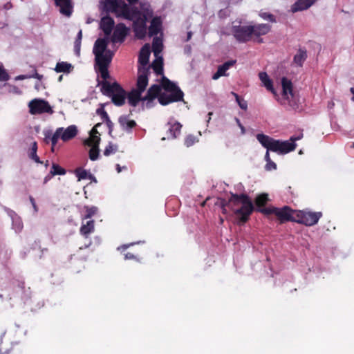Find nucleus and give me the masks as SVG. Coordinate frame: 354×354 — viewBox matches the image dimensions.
I'll use <instances>...</instances> for the list:
<instances>
[{"label": "nucleus", "mask_w": 354, "mask_h": 354, "mask_svg": "<svg viewBox=\"0 0 354 354\" xmlns=\"http://www.w3.org/2000/svg\"><path fill=\"white\" fill-rule=\"evenodd\" d=\"M73 68V66L67 62H61L56 64L55 71L57 73H69Z\"/></svg>", "instance_id": "obj_35"}, {"label": "nucleus", "mask_w": 354, "mask_h": 354, "mask_svg": "<svg viewBox=\"0 0 354 354\" xmlns=\"http://www.w3.org/2000/svg\"><path fill=\"white\" fill-rule=\"evenodd\" d=\"M163 64H162V58H160V60L158 61L157 59L155 60L151 66L154 71V72L157 75H162L163 73Z\"/></svg>", "instance_id": "obj_37"}, {"label": "nucleus", "mask_w": 354, "mask_h": 354, "mask_svg": "<svg viewBox=\"0 0 354 354\" xmlns=\"http://www.w3.org/2000/svg\"><path fill=\"white\" fill-rule=\"evenodd\" d=\"M97 85L101 86L100 91L102 94L111 97L115 106H121L125 104L127 92L118 82L98 80Z\"/></svg>", "instance_id": "obj_4"}, {"label": "nucleus", "mask_w": 354, "mask_h": 354, "mask_svg": "<svg viewBox=\"0 0 354 354\" xmlns=\"http://www.w3.org/2000/svg\"><path fill=\"white\" fill-rule=\"evenodd\" d=\"M235 61H228L218 67L217 71L213 75L212 79L217 80L220 77L225 75V72L229 68L234 65Z\"/></svg>", "instance_id": "obj_25"}, {"label": "nucleus", "mask_w": 354, "mask_h": 354, "mask_svg": "<svg viewBox=\"0 0 354 354\" xmlns=\"http://www.w3.org/2000/svg\"><path fill=\"white\" fill-rule=\"evenodd\" d=\"M162 30V20L160 17H155L151 21L149 27V36L153 37L157 35Z\"/></svg>", "instance_id": "obj_19"}, {"label": "nucleus", "mask_w": 354, "mask_h": 354, "mask_svg": "<svg viewBox=\"0 0 354 354\" xmlns=\"http://www.w3.org/2000/svg\"><path fill=\"white\" fill-rule=\"evenodd\" d=\"M222 213L227 214L228 207L236 216L237 224L239 225L247 223L254 210V207L250 196L246 194H234L227 201L222 200L221 202Z\"/></svg>", "instance_id": "obj_1"}, {"label": "nucleus", "mask_w": 354, "mask_h": 354, "mask_svg": "<svg viewBox=\"0 0 354 354\" xmlns=\"http://www.w3.org/2000/svg\"><path fill=\"white\" fill-rule=\"evenodd\" d=\"M91 147V148L89 150V158L94 161L96 160L99 157L100 149L99 147L97 146H93Z\"/></svg>", "instance_id": "obj_42"}, {"label": "nucleus", "mask_w": 354, "mask_h": 354, "mask_svg": "<svg viewBox=\"0 0 354 354\" xmlns=\"http://www.w3.org/2000/svg\"><path fill=\"white\" fill-rule=\"evenodd\" d=\"M295 223L303 224L306 226H313L317 224L322 216L321 212H310L308 210H297Z\"/></svg>", "instance_id": "obj_7"}, {"label": "nucleus", "mask_w": 354, "mask_h": 354, "mask_svg": "<svg viewBox=\"0 0 354 354\" xmlns=\"http://www.w3.org/2000/svg\"><path fill=\"white\" fill-rule=\"evenodd\" d=\"M95 222L93 220L88 221L85 224H82L80 232L85 238H88L89 234L94 232Z\"/></svg>", "instance_id": "obj_26"}, {"label": "nucleus", "mask_w": 354, "mask_h": 354, "mask_svg": "<svg viewBox=\"0 0 354 354\" xmlns=\"http://www.w3.org/2000/svg\"><path fill=\"white\" fill-rule=\"evenodd\" d=\"M184 93L182 91H177L174 93L160 94L158 97V102L161 105L165 106L172 102L183 100Z\"/></svg>", "instance_id": "obj_13"}, {"label": "nucleus", "mask_w": 354, "mask_h": 354, "mask_svg": "<svg viewBox=\"0 0 354 354\" xmlns=\"http://www.w3.org/2000/svg\"><path fill=\"white\" fill-rule=\"evenodd\" d=\"M115 22L114 20L109 16L103 17L100 21V28L104 32V35L109 37L113 28H114Z\"/></svg>", "instance_id": "obj_17"}, {"label": "nucleus", "mask_w": 354, "mask_h": 354, "mask_svg": "<svg viewBox=\"0 0 354 354\" xmlns=\"http://www.w3.org/2000/svg\"><path fill=\"white\" fill-rule=\"evenodd\" d=\"M100 142V138L97 135H91L90 138L85 141V145L93 147L97 146L99 147Z\"/></svg>", "instance_id": "obj_38"}, {"label": "nucleus", "mask_w": 354, "mask_h": 354, "mask_svg": "<svg viewBox=\"0 0 354 354\" xmlns=\"http://www.w3.org/2000/svg\"><path fill=\"white\" fill-rule=\"evenodd\" d=\"M28 78H36L39 80H41L43 78V75L39 74L36 70H35V73L32 75H28Z\"/></svg>", "instance_id": "obj_52"}, {"label": "nucleus", "mask_w": 354, "mask_h": 354, "mask_svg": "<svg viewBox=\"0 0 354 354\" xmlns=\"http://www.w3.org/2000/svg\"><path fill=\"white\" fill-rule=\"evenodd\" d=\"M307 51L304 48H299L294 56L293 63L295 64L297 66L301 67L307 59Z\"/></svg>", "instance_id": "obj_24"}, {"label": "nucleus", "mask_w": 354, "mask_h": 354, "mask_svg": "<svg viewBox=\"0 0 354 354\" xmlns=\"http://www.w3.org/2000/svg\"><path fill=\"white\" fill-rule=\"evenodd\" d=\"M29 112L32 115L44 113H53V111L49 103L41 99H33L28 103Z\"/></svg>", "instance_id": "obj_10"}, {"label": "nucleus", "mask_w": 354, "mask_h": 354, "mask_svg": "<svg viewBox=\"0 0 354 354\" xmlns=\"http://www.w3.org/2000/svg\"><path fill=\"white\" fill-rule=\"evenodd\" d=\"M82 30H80L77 33L76 39L82 41Z\"/></svg>", "instance_id": "obj_59"}, {"label": "nucleus", "mask_w": 354, "mask_h": 354, "mask_svg": "<svg viewBox=\"0 0 354 354\" xmlns=\"http://www.w3.org/2000/svg\"><path fill=\"white\" fill-rule=\"evenodd\" d=\"M37 142L34 141L31 145V147L30 149L28 156L30 159L33 160L37 163L41 164V163H43V162L40 160L39 156L37 155Z\"/></svg>", "instance_id": "obj_34"}, {"label": "nucleus", "mask_w": 354, "mask_h": 354, "mask_svg": "<svg viewBox=\"0 0 354 354\" xmlns=\"http://www.w3.org/2000/svg\"><path fill=\"white\" fill-rule=\"evenodd\" d=\"M55 5L59 8L61 14L66 17H71L73 12L72 0H54Z\"/></svg>", "instance_id": "obj_16"}, {"label": "nucleus", "mask_w": 354, "mask_h": 354, "mask_svg": "<svg viewBox=\"0 0 354 354\" xmlns=\"http://www.w3.org/2000/svg\"><path fill=\"white\" fill-rule=\"evenodd\" d=\"M265 160H266V162H269L271 160L270 157L269 151H268V150L265 155Z\"/></svg>", "instance_id": "obj_60"}, {"label": "nucleus", "mask_w": 354, "mask_h": 354, "mask_svg": "<svg viewBox=\"0 0 354 354\" xmlns=\"http://www.w3.org/2000/svg\"><path fill=\"white\" fill-rule=\"evenodd\" d=\"M303 136L301 133L299 136H292L290 140L281 141L279 140V153L281 154L288 153L295 149L297 145L295 141L300 140Z\"/></svg>", "instance_id": "obj_15"}, {"label": "nucleus", "mask_w": 354, "mask_h": 354, "mask_svg": "<svg viewBox=\"0 0 354 354\" xmlns=\"http://www.w3.org/2000/svg\"><path fill=\"white\" fill-rule=\"evenodd\" d=\"M74 47H75V50L79 52L80 50V47H81V41L75 39Z\"/></svg>", "instance_id": "obj_54"}, {"label": "nucleus", "mask_w": 354, "mask_h": 354, "mask_svg": "<svg viewBox=\"0 0 354 354\" xmlns=\"http://www.w3.org/2000/svg\"><path fill=\"white\" fill-rule=\"evenodd\" d=\"M259 77L261 81L263 82L264 86L272 93H274V90L273 88V84L272 80L268 77V74L266 72H260L259 73Z\"/></svg>", "instance_id": "obj_29"}, {"label": "nucleus", "mask_w": 354, "mask_h": 354, "mask_svg": "<svg viewBox=\"0 0 354 354\" xmlns=\"http://www.w3.org/2000/svg\"><path fill=\"white\" fill-rule=\"evenodd\" d=\"M12 8V4L11 2H7L6 4H4L3 6V8L5 10H10Z\"/></svg>", "instance_id": "obj_57"}, {"label": "nucleus", "mask_w": 354, "mask_h": 354, "mask_svg": "<svg viewBox=\"0 0 354 354\" xmlns=\"http://www.w3.org/2000/svg\"><path fill=\"white\" fill-rule=\"evenodd\" d=\"M165 91L174 93L177 91H181L180 88L173 82L169 80L165 76L161 79V85H160Z\"/></svg>", "instance_id": "obj_21"}, {"label": "nucleus", "mask_w": 354, "mask_h": 354, "mask_svg": "<svg viewBox=\"0 0 354 354\" xmlns=\"http://www.w3.org/2000/svg\"><path fill=\"white\" fill-rule=\"evenodd\" d=\"M9 80V75L4 70L2 66H0V80L7 81Z\"/></svg>", "instance_id": "obj_49"}, {"label": "nucleus", "mask_w": 354, "mask_h": 354, "mask_svg": "<svg viewBox=\"0 0 354 354\" xmlns=\"http://www.w3.org/2000/svg\"><path fill=\"white\" fill-rule=\"evenodd\" d=\"M26 78H28V75H19L17 77V79H19V80H24Z\"/></svg>", "instance_id": "obj_62"}, {"label": "nucleus", "mask_w": 354, "mask_h": 354, "mask_svg": "<svg viewBox=\"0 0 354 354\" xmlns=\"http://www.w3.org/2000/svg\"><path fill=\"white\" fill-rule=\"evenodd\" d=\"M133 30L136 38L143 39L147 35V17L145 14L139 13L135 15L133 17Z\"/></svg>", "instance_id": "obj_9"}, {"label": "nucleus", "mask_w": 354, "mask_h": 354, "mask_svg": "<svg viewBox=\"0 0 354 354\" xmlns=\"http://www.w3.org/2000/svg\"><path fill=\"white\" fill-rule=\"evenodd\" d=\"M163 48L162 41L159 37H154L152 42V50L154 55L156 56L160 54Z\"/></svg>", "instance_id": "obj_33"}, {"label": "nucleus", "mask_w": 354, "mask_h": 354, "mask_svg": "<svg viewBox=\"0 0 354 354\" xmlns=\"http://www.w3.org/2000/svg\"><path fill=\"white\" fill-rule=\"evenodd\" d=\"M104 8L107 12L115 14L128 20H132L135 15L139 13L137 8H130L125 2L120 0H104Z\"/></svg>", "instance_id": "obj_5"}, {"label": "nucleus", "mask_w": 354, "mask_h": 354, "mask_svg": "<svg viewBox=\"0 0 354 354\" xmlns=\"http://www.w3.org/2000/svg\"><path fill=\"white\" fill-rule=\"evenodd\" d=\"M124 259L129 260V259H135L137 261H140L139 259L137 258L134 254H133L131 252H127L124 254Z\"/></svg>", "instance_id": "obj_51"}, {"label": "nucleus", "mask_w": 354, "mask_h": 354, "mask_svg": "<svg viewBox=\"0 0 354 354\" xmlns=\"http://www.w3.org/2000/svg\"><path fill=\"white\" fill-rule=\"evenodd\" d=\"M142 102H146L142 104V107H146L147 109H151L154 105V100L145 99V97H143Z\"/></svg>", "instance_id": "obj_48"}, {"label": "nucleus", "mask_w": 354, "mask_h": 354, "mask_svg": "<svg viewBox=\"0 0 354 354\" xmlns=\"http://www.w3.org/2000/svg\"><path fill=\"white\" fill-rule=\"evenodd\" d=\"M52 133L50 131H48L45 133V141L48 142L50 140V137L52 136Z\"/></svg>", "instance_id": "obj_56"}, {"label": "nucleus", "mask_w": 354, "mask_h": 354, "mask_svg": "<svg viewBox=\"0 0 354 354\" xmlns=\"http://www.w3.org/2000/svg\"><path fill=\"white\" fill-rule=\"evenodd\" d=\"M232 94L235 97L236 101L239 104V107L241 109L246 111L248 109L247 102L244 99L241 98L237 93L232 92Z\"/></svg>", "instance_id": "obj_41"}, {"label": "nucleus", "mask_w": 354, "mask_h": 354, "mask_svg": "<svg viewBox=\"0 0 354 354\" xmlns=\"http://www.w3.org/2000/svg\"><path fill=\"white\" fill-rule=\"evenodd\" d=\"M149 74L150 71L149 68H138L136 88H133L128 93H127L128 103L131 106L136 107L140 101L142 102L143 97L142 96V93L145 91L148 85Z\"/></svg>", "instance_id": "obj_3"}, {"label": "nucleus", "mask_w": 354, "mask_h": 354, "mask_svg": "<svg viewBox=\"0 0 354 354\" xmlns=\"http://www.w3.org/2000/svg\"><path fill=\"white\" fill-rule=\"evenodd\" d=\"M29 200H30V203H31L32 205H35V201L34 198H33L32 196H30L29 197Z\"/></svg>", "instance_id": "obj_63"}, {"label": "nucleus", "mask_w": 354, "mask_h": 354, "mask_svg": "<svg viewBox=\"0 0 354 354\" xmlns=\"http://www.w3.org/2000/svg\"><path fill=\"white\" fill-rule=\"evenodd\" d=\"M97 113L101 117L103 122H106L109 118L107 112L103 108H99L96 111Z\"/></svg>", "instance_id": "obj_47"}, {"label": "nucleus", "mask_w": 354, "mask_h": 354, "mask_svg": "<svg viewBox=\"0 0 354 354\" xmlns=\"http://www.w3.org/2000/svg\"><path fill=\"white\" fill-rule=\"evenodd\" d=\"M236 123H237L238 126L239 127V128L241 129L242 133H245V127H243V125L241 123L240 120H239V119H238V118H236Z\"/></svg>", "instance_id": "obj_55"}, {"label": "nucleus", "mask_w": 354, "mask_h": 354, "mask_svg": "<svg viewBox=\"0 0 354 354\" xmlns=\"http://www.w3.org/2000/svg\"><path fill=\"white\" fill-rule=\"evenodd\" d=\"M277 165L272 160L267 162V164L266 165V169L268 171L272 169H276Z\"/></svg>", "instance_id": "obj_50"}, {"label": "nucleus", "mask_w": 354, "mask_h": 354, "mask_svg": "<svg viewBox=\"0 0 354 354\" xmlns=\"http://www.w3.org/2000/svg\"><path fill=\"white\" fill-rule=\"evenodd\" d=\"M108 128H109V134L111 133L112 131H113V123L111 122V120L110 119H109L108 120H106V122H104Z\"/></svg>", "instance_id": "obj_53"}, {"label": "nucleus", "mask_w": 354, "mask_h": 354, "mask_svg": "<svg viewBox=\"0 0 354 354\" xmlns=\"http://www.w3.org/2000/svg\"><path fill=\"white\" fill-rule=\"evenodd\" d=\"M113 56V53L110 50H106L105 54H100L95 56V69L100 74V77L102 78V81H106L110 78L108 68L111 62Z\"/></svg>", "instance_id": "obj_6"}, {"label": "nucleus", "mask_w": 354, "mask_h": 354, "mask_svg": "<svg viewBox=\"0 0 354 354\" xmlns=\"http://www.w3.org/2000/svg\"><path fill=\"white\" fill-rule=\"evenodd\" d=\"M118 149V147L116 145H113L111 142L106 147L104 150V155L106 156H109L113 153H115Z\"/></svg>", "instance_id": "obj_44"}, {"label": "nucleus", "mask_w": 354, "mask_h": 354, "mask_svg": "<svg viewBox=\"0 0 354 354\" xmlns=\"http://www.w3.org/2000/svg\"><path fill=\"white\" fill-rule=\"evenodd\" d=\"M118 122L122 129L127 132H131L132 129L137 126L135 120L129 119V115H121L118 119Z\"/></svg>", "instance_id": "obj_18"}, {"label": "nucleus", "mask_w": 354, "mask_h": 354, "mask_svg": "<svg viewBox=\"0 0 354 354\" xmlns=\"http://www.w3.org/2000/svg\"><path fill=\"white\" fill-rule=\"evenodd\" d=\"M259 16L265 19V20H268L272 23H274L276 22V19H275V17L271 14V13H268V12H259Z\"/></svg>", "instance_id": "obj_46"}, {"label": "nucleus", "mask_w": 354, "mask_h": 354, "mask_svg": "<svg viewBox=\"0 0 354 354\" xmlns=\"http://www.w3.org/2000/svg\"><path fill=\"white\" fill-rule=\"evenodd\" d=\"M297 210L292 209L288 206H284L282 208L277 207L275 216L279 220L281 223H283L286 221L295 222L296 215L295 212Z\"/></svg>", "instance_id": "obj_12"}, {"label": "nucleus", "mask_w": 354, "mask_h": 354, "mask_svg": "<svg viewBox=\"0 0 354 354\" xmlns=\"http://www.w3.org/2000/svg\"><path fill=\"white\" fill-rule=\"evenodd\" d=\"M62 131H63V128L62 127L57 128L56 129L55 132L50 137V142H51V145H52V147H51L52 151H54V147L57 145L58 139L59 138H61L60 136H61Z\"/></svg>", "instance_id": "obj_36"}, {"label": "nucleus", "mask_w": 354, "mask_h": 354, "mask_svg": "<svg viewBox=\"0 0 354 354\" xmlns=\"http://www.w3.org/2000/svg\"><path fill=\"white\" fill-rule=\"evenodd\" d=\"M281 84L283 89V95L286 96L288 94L290 95H293L292 84L290 80H289L286 77H283L281 79Z\"/></svg>", "instance_id": "obj_31"}, {"label": "nucleus", "mask_w": 354, "mask_h": 354, "mask_svg": "<svg viewBox=\"0 0 354 354\" xmlns=\"http://www.w3.org/2000/svg\"><path fill=\"white\" fill-rule=\"evenodd\" d=\"M97 134H99V133L97 130V128L93 127L91 131V135H97Z\"/></svg>", "instance_id": "obj_61"}, {"label": "nucleus", "mask_w": 354, "mask_h": 354, "mask_svg": "<svg viewBox=\"0 0 354 354\" xmlns=\"http://www.w3.org/2000/svg\"><path fill=\"white\" fill-rule=\"evenodd\" d=\"M161 91V86L158 84H153L151 85L149 89L147 90L145 99L155 100L158 96H159Z\"/></svg>", "instance_id": "obj_28"}, {"label": "nucleus", "mask_w": 354, "mask_h": 354, "mask_svg": "<svg viewBox=\"0 0 354 354\" xmlns=\"http://www.w3.org/2000/svg\"><path fill=\"white\" fill-rule=\"evenodd\" d=\"M271 28V26L268 24L234 26L232 28V34L234 38L240 43L248 42L253 37L257 39L258 43H263V41L261 37L270 32Z\"/></svg>", "instance_id": "obj_2"}, {"label": "nucleus", "mask_w": 354, "mask_h": 354, "mask_svg": "<svg viewBox=\"0 0 354 354\" xmlns=\"http://www.w3.org/2000/svg\"><path fill=\"white\" fill-rule=\"evenodd\" d=\"M169 128L168 131L169 133V136H168L167 138L175 139L180 134L182 125L178 122H176L173 124L169 123Z\"/></svg>", "instance_id": "obj_27"}, {"label": "nucleus", "mask_w": 354, "mask_h": 354, "mask_svg": "<svg viewBox=\"0 0 354 354\" xmlns=\"http://www.w3.org/2000/svg\"><path fill=\"white\" fill-rule=\"evenodd\" d=\"M129 28H127L124 24H118L114 28L113 33L111 37L112 42H123L129 33Z\"/></svg>", "instance_id": "obj_14"}, {"label": "nucleus", "mask_w": 354, "mask_h": 354, "mask_svg": "<svg viewBox=\"0 0 354 354\" xmlns=\"http://www.w3.org/2000/svg\"><path fill=\"white\" fill-rule=\"evenodd\" d=\"M133 245V243H131V244H124V245H121L120 247H119L118 249V250H126L127 249L130 245Z\"/></svg>", "instance_id": "obj_58"}, {"label": "nucleus", "mask_w": 354, "mask_h": 354, "mask_svg": "<svg viewBox=\"0 0 354 354\" xmlns=\"http://www.w3.org/2000/svg\"><path fill=\"white\" fill-rule=\"evenodd\" d=\"M269 201L268 194H259L254 200V203L257 206V209H261L266 206V205Z\"/></svg>", "instance_id": "obj_30"}, {"label": "nucleus", "mask_w": 354, "mask_h": 354, "mask_svg": "<svg viewBox=\"0 0 354 354\" xmlns=\"http://www.w3.org/2000/svg\"><path fill=\"white\" fill-rule=\"evenodd\" d=\"M75 174L78 178V180L84 179H93L94 176L88 173L86 170L82 167H78L75 170Z\"/></svg>", "instance_id": "obj_32"}, {"label": "nucleus", "mask_w": 354, "mask_h": 354, "mask_svg": "<svg viewBox=\"0 0 354 354\" xmlns=\"http://www.w3.org/2000/svg\"><path fill=\"white\" fill-rule=\"evenodd\" d=\"M254 211H257L259 212H261L265 215H270V214H276L277 207H263L261 209H255Z\"/></svg>", "instance_id": "obj_43"}, {"label": "nucleus", "mask_w": 354, "mask_h": 354, "mask_svg": "<svg viewBox=\"0 0 354 354\" xmlns=\"http://www.w3.org/2000/svg\"><path fill=\"white\" fill-rule=\"evenodd\" d=\"M257 139L268 151L279 153V140H274L263 133L257 134Z\"/></svg>", "instance_id": "obj_11"}, {"label": "nucleus", "mask_w": 354, "mask_h": 354, "mask_svg": "<svg viewBox=\"0 0 354 354\" xmlns=\"http://www.w3.org/2000/svg\"><path fill=\"white\" fill-rule=\"evenodd\" d=\"M12 293L9 294L10 299L19 298L26 301L31 297L30 288H26L23 280L15 279L11 281Z\"/></svg>", "instance_id": "obj_8"}, {"label": "nucleus", "mask_w": 354, "mask_h": 354, "mask_svg": "<svg viewBox=\"0 0 354 354\" xmlns=\"http://www.w3.org/2000/svg\"><path fill=\"white\" fill-rule=\"evenodd\" d=\"M85 214L83 217L84 219L90 218L93 216L97 212V208L95 206L89 207L84 206Z\"/></svg>", "instance_id": "obj_40"}, {"label": "nucleus", "mask_w": 354, "mask_h": 354, "mask_svg": "<svg viewBox=\"0 0 354 354\" xmlns=\"http://www.w3.org/2000/svg\"><path fill=\"white\" fill-rule=\"evenodd\" d=\"M107 45L108 42L106 39H97L95 42L93 50L95 56L96 55L105 54V52L108 50L106 49Z\"/></svg>", "instance_id": "obj_22"}, {"label": "nucleus", "mask_w": 354, "mask_h": 354, "mask_svg": "<svg viewBox=\"0 0 354 354\" xmlns=\"http://www.w3.org/2000/svg\"><path fill=\"white\" fill-rule=\"evenodd\" d=\"M149 56H150L149 44H146L142 47V48L140 51L139 56H138V62L142 66H143L142 68H146L145 66L149 63Z\"/></svg>", "instance_id": "obj_20"}, {"label": "nucleus", "mask_w": 354, "mask_h": 354, "mask_svg": "<svg viewBox=\"0 0 354 354\" xmlns=\"http://www.w3.org/2000/svg\"><path fill=\"white\" fill-rule=\"evenodd\" d=\"M77 134V129L75 125H71L66 129H63V131L61 134V139L66 142L75 138Z\"/></svg>", "instance_id": "obj_23"}, {"label": "nucleus", "mask_w": 354, "mask_h": 354, "mask_svg": "<svg viewBox=\"0 0 354 354\" xmlns=\"http://www.w3.org/2000/svg\"><path fill=\"white\" fill-rule=\"evenodd\" d=\"M50 173L51 176L64 175L66 174V170L59 165L53 163Z\"/></svg>", "instance_id": "obj_39"}, {"label": "nucleus", "mask_w": 354, "mask_h": 354, "mask_svg": "<svg viewBox=\"0 0 354 354\" xmlns=\"http://www.w3.org/2000/svg\"><path fill=\"white\" fill-rule=\"evenodd\" d=\"M197 141H198V140L196 136H194L193 135H188L185 138V145L187 147H189L192 146L193 145H194Z\"/></svg>", "instance_id": "obj_45"}, {"label": "nucleus", "mask_w": 354, "mask_h": 354, "mask_svg": "<svg viewBox=\"0 0 354 354\" xmlns=\"http://www.w3.org/2000/svg\"><path fill=\"white\" fill-rule=\"evenodd\" d=\"M351 93L353 94V97L351 98V100L354 102V88L352 87L350 88Z\"/></svg>", "instance_id": "obj_64"}]
</instances>
